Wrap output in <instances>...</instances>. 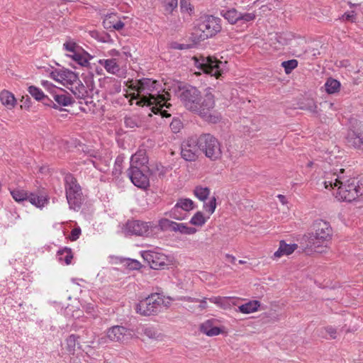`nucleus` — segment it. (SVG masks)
Returning a JSON list of instances; mask_svg holds the SVG:
<instances>
[{
	"mask_svg": "<svg viewBox=\"0 0 363 363\" xmlns=\"http://www.w3.org/2000/svg\"><path fill=\"white\" fill-rule=\"evenodd\" d=\"M128 335V330L123 326H113L107 331L108 337L116 342L123 341Z\"/></svg>",
	"mask_w": 363,
	"mask_h": 363,
	"instance_id": "aec40b11",
	"label": "nucleus"
},
{
	"mask_svg": "<svg viewBox=\"0 0 363 363\" xmlns=\"http://www.w3.org/2000/svg\"><path fill=\"white\" fill-rule=\"evenodd\" d=\"M40 101H43V104L45 106H51L55 108H57V104H55L51 99H50L48 96L44 94V98Z\"/></svg>",
	"mask_w": 363,
	"mask_h": 363,
	"instance_id": "5fc2aeb1",
	"label": "nucleus"
},
{
	"mask_svg": "<svg viewBox=\"0 0 363 363\" xmlns=\"http://www.w3.org/2000/svg\"><path fill=\"white\" fill-rule=\"evenodd\" d=\"M153 225L151 223L130 220L128 221L125 225V231L130 235L138 236H147L151 231Z\"/></svg>",
	"mask_w": 363,
	"mask_h": 363,
	"instance_id": "ddd939ff",
	"label": "nucleus"
},
{
	"mask_svg": "<svg viewBox=\"0 0 363 363\" xmlns=\"http://www.w3.org/2000/svg\"><path fill=\"white\" fill-rule=\"evenodd\" d=\"M279 198L281 202H284V196L282 195H279Z\"/></svg>",
	"mask_w": 363,
	"mask_h": 363,
	"instance_id": "774afa93",
	"label": "nucleus"
},
{
	"mask_svg": "<svg viewBox=\"0 0 363 363\" xmlns=\"http://www.w3.org/2000/svg\"><path fill=\"white\" fill-rule=\"evenodd\" d=\"M220 18L213 16H207L200 18L197 24L196 31L201 32L199 38L204 40L211 38L221 30Z\"/></svg>",
	"mask_w": 363,
	"mask_h": 363,
	"instance_id": "6e6552de",
	"label": "nucleus"
},
{
	"mask_svg": "<svg viewBox=\"0 0 363 363\" xmlns=\"http://www.w3.org/2000/svg\"><path fill=\"white\" fill-rule=\"evenodd\" d=\"M348 4L352 6H357L361 4L359 0H345Z\"/></svg>",
	"mask_w": 363,
	"mask_h": 363,
	"instance_id": "e2e57ef3",
	"label": "nucleus"
},
{
	"mask_svg": "<svg viewBox=\"0 0 363 363\" xmlns=\"http://www.w3.org/2000/svg\"><path fill=\"white\" fill-rule=\"evenodd\" d=\"M91 311H94V307H93V306H88V307H87V311H88V313H91Z\"/></svg>",
	"mask_w": 363,
	"mask_h": 363,
	"instance_id": "338daca9",
	"label": "nucleus"
},
{
	"mask_svg": "<svg viewBox=\"0 0 363 363\" xmlns=\"http://www.w3.org/2000/svg\"><path fill=\"white\" fill-rule=\"evenodd\" d=\"M125 124L126 127H128L130 128H133L138 126V123H137L135 119H134L132 117H125Z\"/></svg>",
	"mask_w": 363,
	"mask_h": 363,
	"instance_id": "603ef678",
	"label": "nucleus"
},
{
	"mask_svg": "<svg viewBox=\"0 0 363 363\" xmlns=\"http://www.w3.org/2000/svg\"><path fill=\"white\" fill-rule=\"evenodd\" d=\"M28 200L37 208H42L49 202V196L47 194L38 191V193H30Z\"/></svg>",
	"mask_w": 363,
	"mask_h": 363,
	"instance_id": "6ab92c4d",
	"label": "nucleus"
},
{
	"mask_svg": "<svg viewBox=\"0 0 363 363\" xmlns=\"http://www.w3.org/2000/svg\"><path fill=\"white\" fill-rule=\"evenodd\" d=\"M216 200L215 197H213L208 203H205L203 206L204 209L209 213L210 214H212L216 209Z\"/></svg>",
	"mask_w": 363,
	"mask_h": 363,
	"instance_id": "a18cd8bd",
	"label": "nucleus"
},
{
	"mask_svg": "<svg viewBox=\"0 0 363 363\" xmlns=\"http://www.w3.org/2000/svg\"><path fill=\"white\" fill-rule=\"evenodd\" d=\"M173 231L180 232L181 233L186 235H192L196 233V229L195 228L189 227L184 223H178L174 222Z\"/></svg>",
	"mask_w": 363,
	"mask_h": 363,
	"instance_id": "c756f323",
	"label": "nucleus"
},
{
	"mask_svg": "<svg viewBox=\"0 0 363 363\" xmlns=\"http://www.w3.org/2000/svg\"><path fill=\"white\" fill-rule=\"evenodd\" d=\"M66 198L69 208L78 210L83 201L82 191L81 186L77 179L71 174L65 177Z\"/></svg>",
	"mask_w": 363,
	"mask_h": 363,
	"instance_id": "423d86ee",
	"label": "nucleus"
},
{
	"mask_svg": "<svg viewBox=\"0 0 363 363\" xmlns=\"http://www.w3.org/2000/svg\"><path fill=\"white\" fill-rule=\"evenodd\" d=\"M146 170H128V176L132 183L137 187L140 189H146L149 186L150 182L147 175L145 174Z\"/></svg>",
	"mask_w": 363,
	"mask_h": 363,
	"instance_id": "4468645a",
	"label": "nucleus"
},
{
	"mask_svg": "<svg viewBox=\"0 0 363 363\" xmlns=\"http://www.w3.org/2000/svg\"><path fill=\"white\" fill-rule=\"evenodd\" d=\"M179 299L181 301H187V302H190V303L199 302L198 298H191L190 296H182V297H180Z\"/></svg>",
	"mask_w": 363,
	"mask_h": 363,
	"instance_id": "13d9d810",
	"label": "nucleus"
},
{
	"mask_svg": "<svg viewBox=\"0 0 363 363\" xmlns=\"http://www.w3.org/2000/svg\"><path fill=\"white\" fill-rule=\"evenodd\" d=\"M92 163H93V165L96 168L98 169L99 170H100L101 172H105L106 171V169L104 167H103L101 164H99V162H96V161H91Z\"/></svg>",
	"mask_w": 363,
	"mask_h": 363,
	"instance_id": "680f3d73",
	"label": "nucleus"
},
{
	"mask_svg": "<svg viewBox=\"0 0 363 363\" xmlns=\"http://www.w3.org/2000/svg\"><path fill=\"white\" fill-rule=\"evenodd\" d=\"M325 91L328 94H334L337 92L340 88V83L332 78H329L325 84Z\"/></svg>",
	"mask_w": 363,
	"mask_h": 363,
	"instance_id": "7c9ffc66",
	"label": "nucleus"
},
{
	"mask_svg": "<svg viewBox=\"0 0 363 363\" xmlns=\"http://www.w3.org/2000/svg\"><path fill=\"white\" fill-rule=\"evenodd\" d=\"M182 127V123L179 119H173L170 123V128L174 133H178Z\"/></svg>",
	"mask_w": 363,
	"mask_h": 363,
	"instance_id": "09e8293b",
	"label": "nucleus"
},
{
	"mask_svg": "<svg viewBox=\"0 0 363 363\" xmlns=\"http://www.w3.org/2000/svg\"><path fill=\"white\" fill-rule=\"evenodd\" d=\"M167 101H165L164 102H162L161 104L162 105V106H160V105H157V109L155 110L156 113H157L159 111L161 112V115L163 116V117H169L170 116V115L169 113H167L165 111H161V108L164 106V105L165 104V102Z\"/></svg>",
	"mask_w": 363,
	"mask_h": 363,
	"instance_id": "4d7b16f0",
	"label": "nucleus"
},
{
	"mask_svg": "<svg viewBox=\"0 0 363 363\" xmlns=\"http://www.w3.org/2000/svg\"><path fill=\"white\" fill-rule=\"evenodd\" d=\"M174 48L178 50H184L187 48V45L184 44H177V45H175Z\"/></svg>",
	"mask_w": 363,
	"mask_h": 363,
	"instance_id": "69168bd1",
	"label": "nucleus"
},
{
	"mask_svg": "<svg viewBox=\"0 0 363 363\" xmlns=\"http://www.w3.org/2000/svg\"><path fill=\"white\" fill-rule=\"evenodd\" d=\"M180 208H177V206L174 205L173 208L167 213L169 216L175 220H182L185 218L186 213H184L181 211Z\"/></svg>",
	"mask_w": 363,
	"mask_h": 363,
	"instance_id": "58836bf2",
	"label": "nucleus"
},
{
	"mask_svg": "<svg viewBox=\"0 0 363 363\" xmlns=\"http://www.w3.org/2000/svg\"><path fill=\"white\" fill-rule=\"evenodd\" d=\"M28 91L37 101H40L44 98V93L37 86H30L28 89Z\"/></svg>",
	"mask_w": 363,
	"mask_h": 363,
	"instance_id": "c9c22d12",
	"label": "nucleus"
},
{
	"mask_svg": "<svg viewBox=\"0 0 363 363\" xmlns=\"http://www.w3.org/2000/svg\"><path fill=\"white\" fill-rule=\"evenodd\" d=\"M206 220L203 213L200 211L196 212L191 218L190 223L194 225L202 226Z\"/></svg>",
	"mask_w": 363,
	"mask_h": 363,
	"instance_id": "f704fd0d",
	"label": "nucleus"
},
{
	"mask_svg": "<svg viewBox=\"0 0 363 363\" xmlns=\"http://www.w3.org/2000/svg\"><path fill=\"white\" fill-rule=\"evenodd\" d=\"M73 60H74L77 64L81 66H87L89 64V60L86 57V53H81L78 51L74 52L73 54L69 55Z\"/></svg>",
	"mask_w": 363,
	"mask_h": 363,
	"instance_id": "473e14b6",
	"label": "nucleus"
},
{
	"mask_svg": "<svg viewBox=\"0 0 363 363\" xmlns=\"http://www.w3.org/2000/svg\"><path fill=\"white\" fill-rule=\"evenodd\" d=\"M326 179L324 182L326 189L328 187L333 189L337 186L335 196L338 201L351 202L363 194V189L358 185V182L355 179H350L343 182L342 180V177L337 174V172L328 174Z\"/></svg>",
	"mask_w": 363,
	"mask_h": 363,
	"instance_id": "7ed1b4c3",
	"label": "nucleus"
},
{
	"mask_svg": "<svg viewBox=\"0 0 363 363\" xmlns=\"http://www.w3.org/2000/svg\"><path fill=\"white\" fill-rule=\"evenodd\" d=\"M194 195L201 201L206 200L210 193V191L208 188H203V187H196V189L194 191Z\"/></svg>",
	"mask_w": 363,
	"mask_h": 363,
	"instance_id": "4c0bfd02",
	"label": "nucleus"
},
{
	"mask_svg": "<svg viewBox=\"0 0 363 363\" xmlns=\"http://www.w3.org/2000/svg\"><path fill=\"white\" fill-rule=\"evenodd\" d=\"M240 13L235 9L221 11V15L231 24L239 23Z\"/></svg>",
	"mask_w": 363,
	"mask_h": 363,
	"instance_id": "a878e982",
	"label": "nucleus"
},
{
	"mask_svg": "<svg viewBox=\"0 0 363 363\" xmlns=\"http://www.w3.org/2000/svg\"><path fill=\"white\" fill-rule=\"evenodd\" d=\"M259 306L260 303L258 301H251L240 306L238 307V311L242 313L249 314L257 311Z\"/></svg>",
	"mask_w": 363,
	"mask_h": 363,
	"instance_id": "393cba45",
	"label": "nucleus"
},
{
	"mask_svg": "<svg viewBox=\"0 0 363 363\" xmlns=\"http://www.w3.org/2000/svg\"><path fill=\"white\" fill-rule=\"evenodd\" d=\"M346 140L349 146L363 152V133L350 130Z\"/></svg>",
	"mask_w": 363,
	"mask_h": 363,
	"instance_id": "a211bd4d",
	"label": "nucleus"
},
{
	"mask_svg": "<svg viewBox=\"0 0 363 363\" xmlns=\"http://www.w3.org/2000/svg\"><path fill=\"white\" fill-rule=\"evenodd\" d=\"M124 262H125V264L130 269H138L140 267V263L135 259H125Z\"/></svg>",
	"mask_w": 363,
	"mask_h": 363,
	"instance_id": "49530a36",
	"label": "nucleus"
},
{
	"mask_svg": "<svg viewBox=\"0 0 363 363\" xmlns=\"http://www.w3.org/2000/svg\"><path fill=\"white\" fill-rule=\"evenodd\" d=\"M226 258L233 264H235V261H236V258L231 255H229V254H227L225 255Z\"/></svg>",
	"mask_w": 363,
	"mask_h": 363,
	"instance_id": "0e129e2a",
	"label": "nucleus"
},
{
	"mask_svg": "<svg viewBox=\"0 0 363 363\" xmlns=\"http://www.w3.org/2000/svg\"><path fill=\"white\" fill-rule=\"evenodd\" d=\"M177 96L187 110L198 114L204 121L212 123L220 121V113L214 111L215 97L211 88H207L202 97L201 91L197 88L184 85L179 87Z\"/></svg>",
	"mask_w": 363,
	"mask_h": 363,
	"instance_id": "f257e3e1",
	"label": "nucleus"
},
{
	"mask_svg": "<svg viewBox=\"0 0 363 363\" xmlns=\"http://www.w3.org/2000/svg\"><path fill=\"white\" fill-rule=\"evenodd\" d=\"M206 300L207 298H203L202 300H199V302L200 303V305L199 306V308L201 310H203L205 308H207V302H206Z\"/></svg>",
	"mask_w": 363,
	"mask_h": 363,
	"instance_id": "052dcab7",
	"label": "nucleus"
},
{
	"mask_svg": "<svg viewBox=\"0 0 363 363\" xmlns=\"http://www.w3.org/2000/svg\"><path fill=\"white\" fill-rule=\"evenodd\" d=\"M13 199L17 202H21L28 200L29 193L21 189H15L11 191Z\"/></svg>",
	"mask_w": 363,
	"mask_h": 363,
	"instance_id": "2f4dec72",
	"label": "nucleus"
},
{
	"mask_svg": "<svg viewBox=\"0 0 363 363\" xmlns=\"http://www.w3.org/2000/svg\"><path fill=\"white\" fill-rule=\"evenodd\" d=\"M282 67L284 68L285 72L289 74L294 69L298 66V62L296 60H290L284 61L281 63Z\"/></svg>",
	"mask_w": 363,
	"mask_h": 363,
	"instance_id": "79ce46f5",
	"label": "nucleus"
},
{
	"mask_svg": "<svg viewBox=\"0 0 363 363\" xmlns=\"http://www.w3.org/2000/svg\"><path fill=\"white\" fill-rule=\"evenodd\" d=\"M175 205L177 208H179L184 211H189L195 208L194 201L190 199H179Z\"/></svg>",
	"mask_w": 363,
	"mask_h": 363,
	"instance_id": "cd10ccee",
	"label": "nucleus"
},
{
	"mask_svg": "<svg viewBox=\"0 0 363 363\" xmlns=\"http://www.w3.org/2000/svg\"><path fill=\"white\" fill-rule=\"evenodd\" d=\"M148 160L144 150H139L132 155L128 170H148Z\"/></svg>",
	"mask_w": 363,
	"mask_h": 363,
	"instance_id": "dca6fc26",
	"label": "nucleus"
},
{
	"mask_svg": "<svg viewBox=\"0 0 363 363\" xmlns=\"http://www.w3.org/2000/svg\"><path fill=\"white\" fill-rule=\"evenodd\" d=\"M199 145L200 150L212 161L219 160L222 156L219 141L209 133L202 134L199 137Z\"/></svg>",
	"mask_w": 363,
	"mask_h": 363,
	"instance_id": "0eeeda50",
	"label": "nucleus"
},
{
	"mask_svg": "<svg viewBox=\"0 0 363 363\" xmlns=\"http://www.w3.org/2000/svg\"><path fill=\"white\" fill-rule=\"evenodd\" d=\"M73 258L70 248L65 247L57 252V259L60 262H65L66 264H69Z\"/></svg>",
	"mask_w": 363,
	"mask_h": 363,
	"instance_id": "bb28decb",
	"label": "nucleus"
},
{
	"mask_svg": "<svg viewBox=\"0 0 363 363\" xmlns=\"http://www.w3.org/2000/svg\"><path fill=\"white\" fill-rule=\"evenodd\" d=\"M98 62L103 66L109 74L120 76L123 72L121 69L122 60H121L119 57L100 59Z\"/></svg>",
	"mask_w": 363,
	"mask_h": 363,
	"instance_id": "2eb2a0df",
	"label": "nucleus"
},
{
	"mask_svg": "<svg viewBox=\"0 0 363 363\" xmlns=\"http://www.w3.org/2000/svg\"><path fill=\"white\" fill-rule=\"evenodd\" d=\"M200 330L209 337L218 335L225 332L223 326L220 327L215 319L207 320L200 326Z\"/></svg>",
	"mask_w": 363,
	"mask_h": 363,
	"instance_id": "f3484780",
	"label": "nucleus"
},
{
	"mask_svg": "<svg viewBox=\"0 0 363 363\" xmlns=\"http://www.w3.org/2000/svg\"><path fill=\"white\" fill-rule=\"evenodd\" d=\"M104 26L106 28H113L116 30H120L124 27V23L116 15L111 13L107 15L104 20Z\"/></svg>",
	"mask_w": 363,
	"mask_h": 363,
	"instance_id": "4be33fe9",
	"label": "nucleus"
},
{
	"mask_svg": "<svg viewBox=\"0 0 363 363\" xmlns=\"http://www.w3.org/2000/svg\"><path fill=\"white\" fill-rule=\"evenodd\" d=\"M144 334L151 339H156L158 337V335L152 328H145L143 330Z\"/></svg>",
	"mask_w": 363,
	"mask_h": 363,
	"instance_id": "8fccbe9b",
	"label": "nucleus"
},
{
	"mask_svg": "<svg viewBox=\"0 0 363 363\" xmlns=\"http://www.w3.org/2000/svg\"><path fill=\"white\" fill-rule=\"evenodd\" d=\"M174 221L167 218H162L159 220L158 225L162 230H171L173 231Z\"/></svg>",
	"mask_w": 363,
	"mask_h": 363,
	"instance_id": "a19ab883",
	"label": "nucleus"
},
{
	"mask_svg": "<svg viewBox=\"0 0 363 363\" xmlns=\"http://www.w3.org/2000/svg\"><path fill=\"white\" fill-rule=\"evenodd\" d=\"M158 298L157 301H160V311H162V308H168L174 300L170 296H164L162 294L158 293Z\"/></svg>",
	"mask_w": 363,
	"mask_h": 363,
	"instance_id": "ea45409f",
	"label": "nucleus"
},
{
	"mask_svg": "<svg viewBox=\"0 0 363 363\" xmlns=\"http://www.w3.org/2000/svg\"><path fill=\"white\" fill-rule=\"evenodd\" d=\"M256 18L255 13H240L239 24L243 25L253 21Z\"/></svg>",
	"mask_w": 363,
	"mask_h": 363,
	"instance_id": "e433bc0d",
	"label": "nucleus"
},
{
	"mask_svg": "<svg viewBox=\"0 0 363 363\" xmlns=\"http://www.w3.org/2000/svg\"><path fill=\"white\" fill-rule=\"evenodd\" d=\"M50 77L69 89L77 99H85L88 96L86 88L74 72L67 69H56L50 73Z\"/></svg>",
	"mask_w": 363,
	"mask_h": 363,
	"instance_id": "39448f33",
	"label": "nucleus"
},
{
	"mask_svg": "<svg viewBox=\"0 0 363 363\" xmlns=\"http://www.w3.org/2000/svg\"><path fill=\"white\" fill-rule=\"evenodd\" d=\"M314 233H310L303 238L306 249L315 252H322L332 239L333 230L329 223L323 220H316Z\"/></svg>",
	"mask_w": 363,
	"mask_h": 363,
	"instance_id": "20e7f679",
	"label": "nucleus"
},
{
	"mask_svg": "<svg viewBox=\"0 0 363 363\" xmlns=\"http://www.w3.org/2000/svg\"><path fill=\"white\" fill-rule=\"evenodd\" d=\"M199 138H189L181 145V157L188 162L196 161L199 155Z\"/></svg>",
	"mask_w": 363,
	"mask_h": 363,
	"instance_id": "9d476101",
	"label": "nucleus"
},
{
	"mask_svg": "<svg viewBox=\"0 0 363 363\" xmlns=\"http://www.w3.org/2000/svg\"><path fill=\"white\" fill-rule=\"evenodd\" d=\"M142 257L152 269H161L167 266V257L158 250L143 251Z\"/></svg>",
	"mask_w": 363,
	"mask_h": 363,
	"instance_id": "f8f14e48",
	"label": "nucleus"
},
{
	"mask_svg": "<svg viewBox=\"0 0 363 363\" xmlns=\"http://www.w3.org/2000/svg\"><path fill=\"white\" fill-rule=\"evenodd\" d=\"M342 19L343 21L354 22L356 19L355 13L354 11H351L349 13H345L342 16Z\"/></svg>",
	"mask_w": 363,
	"mask_h": 363,
	"instance_id": "864d4df0",
	"label": "nucleus"
},
{
	"mask_svg": "<svg viewBox=\"0 0 363 363\" xmlns=\"http://www.w3.org/2000/svg\"><path fill=\"white\" fill-rule=\"evenodd\" d=\"M230 297H220V296H214L210 298L208 300L221 308H228L230 307L229 300Z\"/></svg>",
	"mask_w": 363,
	"mask_h": 363,
	"instance_id": "72a5a7b5",
	"label": "nucleus"
},
{
	"mask_svg": "<svg viewBox=\"0 0 363 363\" xmlns=\"http://www.w3.org/2000/svg\"><path fill=\"white\" fill-rule=\"evenodd\" d=\"M160 86L159 82L156 80L148 78L138 80L133 85V89H135L139 95L142 94L137 104L143 106H152V111L156 113L157 106H162L161 103L167 101L169 96L167 92L160 94L161 89Z\"/></svg>",
	"mask_w": 363,
	"mask_h": 363,
	"instance_id": "f03ea898",
	"label": "nucleus"
},
{
	"mask_svg": "<svg viewBox=\"0 0 363 363\" xmlns=\"http://www.w3.org/2000/svg\"><path fill=\"white\" fill-rule=\"evenodd\" d=\"M222 62L218 61L213 57H202L201 60L196 62V66L203 72L218 78L221 75L220 69Z\"/></svg>",
	"mask_w": 363,
	"mask_h": 363,
	"instance_id": "9b49d317",
	"label": "nucleus"
},
{
	"mask_svg": "<svg viewBox=\"0 0 363 363\" xmlns=\"http://www.w3.org/2000/svg\"><path fill=\"white\" fill-rule=\"evenodd\" d=\"M123 160L121 157H118L116 159L114 167L113 169V174L116 176L121 174L122 172V163Z\"/></svg>",
	"mask_w": 363,
	"mask_h": 363,
	"instance_id": "c03bdc74",
	"label": "nucleus"
},
{
	"mask_svg": "<svg viewBox=\"0 0 363 363\" xmlns=\"http://www.w3.org/2000/svg\"><path fill=\"white\" fill-rule=\"evenodd\" d=\"M325 330L330 335V338H332V339L336 338L337 330L335 328H334L332 326H328V327L325 328Z\"/></svg>",
	"mask_w": 363,
	"mask_h": 363,
	"instance_id": "6e6d98bb",
	"label": "nucleus"
},
{
	"mask_svg": "<svg viewBox=\"0 0 363 363\" xmlns=\"http://www.w3.org/2000/svg\"><path fill=\"white\" fill-rule=\"evenodd\" d=\"M158 293L150 294L148 297L140 301L135 306V311L142 315L148 316L156 315L160 312V301H157Z\"/></svg>",
	"mask_w": 363,
	"mask_h": 363,
	"instance_id": "1a4fd4ad",
	"label": "nucleus"
},
{
	"mask_svg": "<svg viewBox=\"0 0 363 363\" xmlns=\"http://www.w3.org/2000/svg\"><path fill=\"white\" fill-rule=\"evenodd\" d=\"M108 53L111 57H119L121 60V54L118 50L113 49L110 50Z\"/></svg>",
	"mask_w": 363,
	"mask_h": 363,
	"instance_id": "bf43d9fd",
	"label": "nucleus"
},
{
	"mask_svg": "<svg viewBox=\"0 0 363 363\" xmlns=\"http://www.w3.org/2000/svg\"><path fill=\"white\" fill-rule=\"evenodd\" d=\"M63 46L66 50L70 52L72 54H73L74 52H77V49L79 48L77 44L72 40H68L65 42Z\"/></svg>",
	"mask_w": 363,
	"mask_h": 363,
	"instance_id": "de8ad7c7",
	"label": "nucleus"
},
{
	"mask_svg": "<svg viewBox=\"0 0 363 363\" xmlns=\"http://www.w3.org/2000/svg\"><path fill=\"white\" fill-rule=\"evenodd\" d=\"M177 0H162V4L168 13H172L177 7Z\"/></svg>",
	"mask_w": 363,
	"mask_h": 363,
	"instance_id": "37998d69",
	"label": "nucleus"
},
{
	"mask_svg": "<svg viewBox=\"0 0 363 363\" xmlns=\"http://www.w3.org/2000/svg\"><path fill=\"white\" fill-rule=\"evenodd\" d=\"M51 96L59 106H67L72 104V98L62 89L54 88Z\"/></svg>",
	"mask_w": 363,
	"mask_h": 363,
	"instance_id": "412c9836",
	"label": "nucleus"
},
{
	"mask_svg": "<svg viewBox=\"0 0 363 363\" xmlns=\"http://www.w3.org/2000/svg\"><path fill=\"white\" fill-rule=\"evenodd\" d=\"M79 337L76 335H70L67 339H66V349L68 351V352L71 354H74L75 352V347L77 345H79V343L78 342V339Z\"/></svg>",
	"mask_w": 363,
	"mask_h": 363,
	"instance_id": "c85d7f7f",
	"label": "nucleus"
},
{
	"mask_svg": "<svg viewBox=\"0 0 363 363\" xmlns=\"http://www.w3.org/2000/svg\"><path fill=\"white\" fill-rule=\"evenodd\" d=\"M0 101L2 105L10 110L13 109L17 104L14 95L9 91L5 89L0 92Z\"/></svg>",
	"mask_w": 363,
	"mask_h": 363,
	"instance_id": "5701e85b",
	"label": "nucleus"
},
{
	"mask_svg": "<svg viewBox=\"0 0 363 363\" xmlns=\"http://www.w3.org/2000/svg\"><path fill=\"white\" fill-rule=\"evenodd\" d=\"M298 247L296 244L289 245L285 241L281 240L279 242V247L277 251L274 254L275 258H279L283 255H289L292 254Z\"/></svg>",
	"mask_w": 363,
	"mask_h": 363,
	"instance_id": "b1692460",
	"label": "nucleus"
},
{
	"mask_svg": "<svg viewBox=\"0 0 363 363\" xmlns=\"http://www.w3.org/2000/svg\"><path fill=\"white\" fill-rule=\"evenodd\" d=\"M80 235H81L80 228H75L72 229V230L71 231V234L69 235V239L72 241H75L79 238Z\"/></svg>",
	"mask_w": 363,
	"mask_h": 363,
	"instance_id": "3c124183",
	"label": "nucleus"
}]
</instances>
